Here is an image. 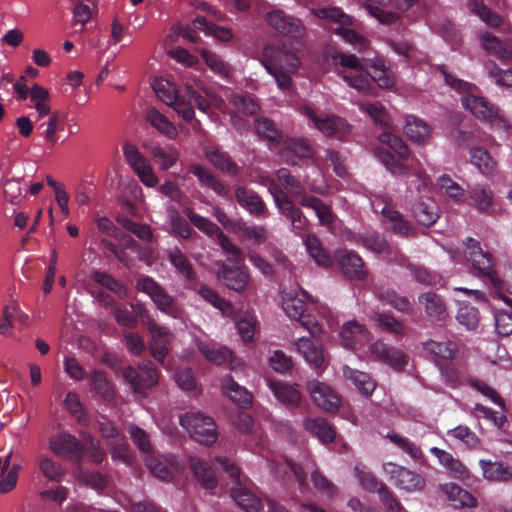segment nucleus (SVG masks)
<instances>
[{
  "mask_svg": "<svg viewBox=\"0 0 512 512\" xmlns=\"http://www.w3.org/2000/svg\"><path fill=\"white\" fill-rule=\"evenodd\" d=\"M379 141L387 145V148L378 147L375 153L381 163L393 175H404L408 171V166L403 162L408 160L410 152L406 143L398 136L389 132H383L379 136Z\"/></svg>",
  "mask_w": 512,
  "mask_h": 512,
  "instance_id": "1",
  "label": "nucleus"
},
{
  "mask_svg": "<svg viewBox=\"0 0 512 512\" xmlns=\"http://www.w3.org/2000/svg\"><path fill=\"white\" fill-rule=\"evenodd\" d=\"M462 105L476 118L488 122L491 127L512 135V124L501 109L487 98L468 94L462 97Z\"/></svg>",
  "mask_w": 512,
  "mask_h": 512,
  "instance_id": "2",
  "label": "nucleus"
},
{
  "mask_svg": "<svg viewBox=\"0 0 512 512\" xmlns=\"http://www.w3.org/2000/svg\"><path fill=\"white\" fill-rule=\"evenodd\" d=\"M315 15L320 19L329 20L337 26L332 28L335 34L339 35L345 42L353 45L359 52L366 51L370 43L358 34L355 30L348 28L352 25V18L338 7L318 8Z\"/></svg>",
  "mask_w": 512,
  "mask_h": 512,
  "instance_id": "3",
  "label": "nucleus"
},
{
  "mask_svg": "<svg viewBox=\"0 0 512 512\" xmlns=\"http://www.w3.org/2000/svg\"><path fill=\"white\" fill-rule=\"evenodd\" d=\"M268 190L279 213L290 222L291 231L296 236L304 237L309 226L308 218L279 185L271 183Z\"/></svg>",
  "mask_w": 512,
  "mask_h": 512,
  "instance_id": "4",
  "label": "nucleus"
},
{
  "mask_svg": "<svg viewBox=\"0 0 512 512\" xmlns=\"http://www.w3.org/2000/svg\"><path fill=\"white\" fill-rule=\"evenodd\" d=\"M465 257L471 263L474 274L486 278L496 287H502V281L494 268V259L491 253L483 251L480 243L468 237L465 241Z\"/></svg>",
  "mask_w": 512,
  "mask_h": 512,
  "instance_id": "5",
  "label": "nucleus"
},
{
  "mask_svg": "<svg viewBox=\"0 0 512 512\" xmlns=\"http://www.w3.org/2000/svg\"><path fill=\"white\" fill-rule=\"evenodd\" d=\"M135 289L147 294L161 312L177 318L181 309L174 297L171 296L154 278L140 275L136 281Z\"/></svg>",
  "mask_w": 512,
  "mask_h": 512,
  "instance_id": "6",
  "label": "nucleus"
},
{
  "mask_svg": "<svg viewBox=\"0 0 512 512\" xmlns=\"http://www.w3.org/2000/svg\"><path fill=\"white\" fill-rule=\"evenodd\" d=\"M180 425L201 444L210 446L218 438L217 427L211 417L189 412L180 417Z\"/></svg>",
  "mask_w": 512,
  "mask_h": 512,
  "instance_id": "7",
  "label": "nucleus"
},
{
  "mask_svg": "<svg viewBox=\"0 0 512 512\" xmlns=\"http://www.w3.org/2000/svg\"><path fill=\"white\" fill-rule=\"evenodd\" d=\"M219 466L236 481L237 486L231 489V496L237 505L246 512H259L263 505L250 490L240 486V471L237 466L226 457L216 459Z\"/></svg>",
  "mask_w": 512,
  "mask_h": 512,
  "instance_id": "8",
  "label": "nucleus"
},
{
  "mask_svg": "<svg viewBox=\"0 0 512 512\" xmlns=\"http://www.w3.org/2000/svg\"><path fill=\"white\" fill-rule=\"evenodd\" d=\"M123 377L134 393L146 396L159 380V373L152 362L146 361L138 367L128 366L123 370Z\"/></svg>",
  "mask_w": 512,
  "mask_h": 512,
  "instance_id": "9",
  "label": "nucleus"
},
{
  "mask_svg": "<svg viewBox=\"0 0 512 512\" xmlns=\"http://www.w3.org/2000/svg\"><path fill=\"white\" fill-rule=\"evenodd\" d=\"M152 87L157 97L167 105L172 106L177 114L185 121L193 119L195 113L189 104H186L183 92L179 93L171 82L164 79H157L153 82Z\"/></svg>",
  "mask_w": 512,
  "mask_h": 512,
  "instance_id": "10",
  "label": "nucleus"
},
{
  "mask_svg": "<svg viewBox=\"0 0 512 512\" xmlns=\"http://www.w3.org/2000/svg\"><path fill=\"white\" fill-rule=\"evenodd\" d=\"M315 149L310 139L305 137H286L281 141L280 157L291 166H299L304 160L312 159Z\"/></svg>",
  "mask_w": 512,
  "mask_h": 512,
  "instance_id": "11",
  "label": "nucleus"
},
{
  "mask_svg": "<svg viewBox=\"0 0 512 512\" xmlns=\"http://www.w3.org/2000/svg\"><path fill=\"white\" fill-rule=\"evenodd\" d=\"M50 450L59 457L75 464L81 463L84 456V441H80L69 432H59L49 439Z\"/></svg>",
  "mask_w": 512,
  "mask_h": 512,
  "instance_id": "12",
  "label": "nucleus"
},
{
  "mask_svg": "<svg viewBox=\"0 0 512 512\" xmlns=\"http://www.w3.org/2000/svg\"><path fill=\"white\" fill-rule=\"evenodd\" d=\"M383 469L389 476V480L399 489L412 492L420 491L425 487L424 477L406 467L388 462L384 463Z\"/></svg>",
  "mask_w": 512,
  "mask_h": 512,
  "instance_id": "13",
  "label": "nucleus"
},
{
  "mask_svg": "<svg viewBox=\"0 0 512 512\" xmlns=\"http://www.w3.org/2000/svg\"><path fill=\"white\" fill-rule=\"evenodd\" d=\"M301 112L326 136H337L342 139L350 130L349 124L341 117L335 115L319 116L314 109L309 106L303 107Z\"/></svg>",
  "mask_w": 512,
  "mask_h": 512,
  "instance_id": "14",
  "label": "nucleus"
},
{
  "mask_svg": "<svg viewBox=\"0 0 512 512\" xmlns=\"http://www.w3.org/2000/svg\"><path fill=\"white\" fill-rule=\"evenodd\" d=\"M307 297L308 294L303 290L301 297L297 294L283 292L282 306L289 318L299 321L303 327L313 333L312 327L315 326V320L306 312L305 299Z\"/></svg>",
  "mask_w": 512,
  "mask_h": 512,
  "instance_id": "15",
  "label": "nucleus"
},
{
  "mask_svg": "<svg viewBox=\"0 0 512 512\" xmlns=\"http://www.w3.org/2000/svg\"><path fill=\"white\" fill-rule=\"evenodd\" d=\"M268 25L280 35L291 38H300L304 34V26L295 17L286 14L282 10H273L266 15Z\"/></svg>",
  "mask_w": 512,
  "mask_h": 512,
  "instance_id": "16",
  "label": "nucleus"
},
{
  "mask_svg": "<svg viewBox=\"0 0 512 512\" xmlns=\"http://www.w3.org/2000/svg\"><path fill=\"white\" fill-rule=\"evenodd\" d=\"M310 396L316 406L329 413H336L341 405V397L328 385L313 381L308 384Z\"/></svg>",
  "mask_w": 512,
  "mask_h": 512,
  "instance_id": "17",
  "label": "nucleus"
},
{
  "mask_svg": "<svg viewBox=\"0 0 512 512\" xmlns=\"http://www.w3.org/2000/svg\"><path fill=\"white\" fill-rule=\"evenodd\" d=\"M217 277L227 288L239 293L245 290L250 280L246 267L228 263L221 264Z\"/></svg>",
  "mask_w": 512,
  "mask_h": 512,
  "instance_id": "18",
  "label": "nucleus"
},
{
  "mask_svg": "<svg viewBox=\"0 0 512 512\" xmlns=\"http://www.w3.org/2000/svg\"><path fill=\"white\" fill-rule=\"evenodd\" d=\"M341 272L350 280L363 281L367 278V269L363 259L354 251L340 250L335 255Z\"/></svg>",
  "mask_w": 512,
  "mask_h": 512,
  "instance_id": "19",
  "label": "nucleus"
},
{
  "mask_svg": "<svg viewBox=\"0 0 512 512\" xmlns=\"http://www.w3.org/2000/svg\"><path fill=\"white\" fill-rule=\"evenodd\" d=\"M370 352L378 360L388 364L396 370H402L408 363V356L400 349L383 341H376L370 347Z\"/></svg>",
  "mask_w": 512,
  "mask_h": 512,
  "instance_id": "20",
  "label": "nucleus"
},
{
  "mask_svg": "<svg viewBox=\"0 0 512 512\" xmlns=\"http://www.w3.org/2000/svg\"><path fill=\"white\" fill-rule=\"evenodd\" d=\"M235 199L250 215L256 218L267 216L268 208L263 199L255 191L248 190L243 186H238L235 189Z\"/></svg>",
  "mask_w": 512,
  "mask_h": 512,
  "instance_id": "21",
  "label": "nucleus"
},
{
  "mask_svg": "<svg viewBox=\"0 0 512 512\" xmlns=\"http://www.w3.org/2000/svg\"><path fill=\"white\" fill-rule=\"evenodd\" d=\"M341 343L349 349H358L363 347L369 341V332L365 326L352 320L346 322L340 332Z\"/></svg>",
  "mask_w": 512,
  "mask_h": 512,
  "instance_id": "22",
  "label": "nucleus"
},
{
  "mask_svg": "<svg viewBox=\"0 0 512 512\" xmlns=\"http://www.w3.org/2000/svg\"><path fill=\"white\" fill-rule=\"evenodd\" d=\"M266 60L263 64H274L287 72L297 71L300 59L295 53L277 47H267L264 51Z\"/></svg>",
  "mask_w": 512,
  "mask_h": 512,
  "instance_id": "23",
  "label": "nucleus"
},
{
  "mask_svg": "<svg viewBox=\"0 0 512 512\" xmlns=\"http://www.w3.org/2000/svg\"><path fill=\"white\" fill-rule=\"evenodd\" d=\"M188 172L196 176L202 186L212 189L217 195L221 197L229 196V187L203 165L197 163L191 164L188 168Z\"/></svg>",
  "mask_w": 512,
  "mask_h": 512,
  "instance_id": "24",
  "label": "nucleus"
},
{
  "mask_svg": "<svg viewBox=\"0 0 512 512\" xmlns=\"http://www.w3.org/2000/svg\"><path fill=\"white\" fill-rule=\"evenodd\" d=\"M149 331L152 336L150 343V352L153 358L164 363L166 355L169 352V333L165 327H161L155 323H151Z\"/></svg>",
  "mask_w": 512,
  "mask_h": 512,
  "instance_id": "25",
  "label": "nucleus"
},
{
  "mask_svg": "<svg viewBox=\"0 0 512 512\" xmlns=\"http://www.w3.org/2000/svg\"><path fill=\"white\" fill-rule=\"evenodd\" d=\"M195 344L205 359L215 365H221L232 357L230 349L218 346L215 342L209 339L196 338Z\"/></svg>",
  "mask_w": 512,
  "mask_h": 512,
  "instance_id": "26",
  "label": "nucleus"
},
{
  "mask_svg": "<svg viewBox=\"0 0 512 512\" xmlns=\"http://www.w3.org/2000/svg\"><path fill=\"white\" fill-rule=\"evenodd\" d=\"M145 147L161 170H169L179 159V150L173 145L150 144Z\"/></svg>",
  "mask_w": 512,
  "mask_h": 512,
  "instance_id": "27",
  "label": "nucleus"
},
{
  "mask_svg": "<svg viewBox=\"0 0 512 512\" xmlns=\"http://www.w3.org/2000/svg\"><path fill=\"white\" fill-rule=\"evenodd\" d=\"M295 344L297 350L311 366L320 371L325 368V357L321 346L313 342L310 338L305 337L298 339Z\"/></svg>",
  "mask_w": 512,
  "mask_h": 512,
  "instance_id": "28",
  "label": "nucleus"
},
{
  "mask_svg": "<svg viewBox=\"0 0 512 512\" xmlns=\"http://www.w3.org/2000/svg\"><path fill=\"white\" fill-rule=\"evenodd\" d=\"M188 466L202 488L214 489L217 486L218 481L214 470L206 462L198 457L191 456L188 459Z\"/></svg>",
  "mask_w": 512,
  "mask_h": 512,
  "instance_id": "29",
  "label": "nucleus"
},
{
  "mask_svg": "<svg viewBox=\"0 0 512 512\" xmlns=\"http://www.w3.org/2000/svg\"><path fill=\"white\" fill-rule=\"evenodd\" d=\"M364 72L380 88H390L394 85V78L389 69L386 68L384 61L380 58H370Z\"/></svg>",
  "mask_w": 512,
  "mask_h": 512,
  "instance_id": "30",
  "label": "nucleus"
},
{
  "mask_svg": "<svg viewBox=\"0 0 512 512\" xmlns=\"http://www.w3.org/2000/svg\"><path fill=\"white\" fill-rule=\"evenodd\" d=\"M303 425L308 432L316 436L322 443H332L335 440L336 432L325 418H306Z\"/></svg>",
  "mask_w": 512,
  "mask_h": 512,
  "instance_id": "31",
  "label": "nucleus"
},
{
  "mask_svg": "<svg viewBox=\"0 0 512 512\" xmlns=\"http://www.w3.org/2000/svg\"><path fill=\"white\" fill-rule=\"evenodd\" d=\"M222 390L233 402L243 408H247L252 403V395L246 388L240 386L232 377L226 376L222 379Z\"/></svg>",
  "mask_w": 512,
  "mask_h": 512,
  "instance_id": "32",
  "label": "nucleus"
},
{
  "mask_svg": "<svg viewBox=\"0 0 512 512\" xmlns=\"http://www.w3.org/2000/svg\"><path fill=\"white\" fill-rule=\"evenodd\" d=\"M412 215L418 224L430 227L439 218L438 207L434 201H418L412 206Z\"/></svg>",
  "mask_w": 512,
  "mask_h": 512,
  "instance_id": "33",
  "label": "nucleus"
},
{
  "mask_svg": "<svg viewBox=\"0 0 512 512\" xmlns=\"http://www.w3.org/2000/svg\"><path fill=\"white\" fill-rule=\"evenodd\" d=\"M382 215L386 223L389 224L390 229L401 237H409L414 233V228L411 223L406 220L400 212L390 208L384 207Z\"/></svg>",
  "mask_w": 512,
  "mask_h": 512,
  "instance_id": "34",
  "label": "nucleus"
},
{
  "mask_svg": "<svg viewBox=\"0 0 512 512\" xmlns=\"http://www.w3.org/2000/svg\"><path fill=\"white\" fill-rule=\"evenodd\" d=\"M168 259L185 281L192 282L196 280V271L181 249L178 247L170 249L168 251Z\"/></svg>",
  "mask_w": 512,
  "mask_h": 512,
  "instance_id": "35",
  "label": "nucleus"
},
{
  "mask_svg": "<svg viewBox=\"0 0 512 512\" xmlns=\"http://www.w3.org/2000/svg\"><path fill=\"white\" fill-rule=\"evenodd\" d=\"M269 387L281 403L288 407H297L301 401L300 392L292 385L270 380Z\"/></svg>",
  "mask_w": 512,
  "mask_h": 512,
  "instance_id": "36",
  "label": "nucleus"
},
{
  "mask_svg": "<svg viewBox=\"0 0 512 512\" xmlns=\"http://www.w3.org/2000/svg\"><path fill=\"white\" fill-rule=\"evenodd\" d=\"M145 119L150 125L169 139H175L178 135L174 124L157 109L151 107L146 110Z\"/></svg>",
  "mask_w": 512,
  "mask_h": 512,
  "instance_id": "37",
  "label": "nucleus"
},
{
  "mask_svg": "<svg viewBox=\"0 0 512 512\" xmlns=\"http://www.w3.org/2000/svg\"><path fill=\"white\" fill-rule=\"evenodd\" d=\"M418 300L424 304L426 314L435 320H443L446 317V305L441 296L435 292L422 293Z\"/></svg>",
  "mask_w": 512,
  "mask_h": 512,
  "instance_id": "38",
  "label": "nucleus"
},
{
  "mask_svg": "<svg viewBox=\"0 0 512 512\" xmlns=\"http://www.w3.org/2000/svg\"><path fill=\"white\" fill-rule=\"evenodd\" d=\"M304 244L310 257L313 258L317 265L325 268L332 266L333 260L330 254L322 247L316 235H307L304 239Z\"/></svg>",
  "mask_w": 512,
  "mask_h": 512,
  "instance_id": "39",
  "label": "nucleus"
},
{
  "mask_svg": "<svg viewBox=\"0 0 512 512\" xmlns=\"http://www.w3.org/2000/svg\"><path fill=\"white\" fill-rule=\"evenodd\" d=\"M423 349L436 358L452 360L458 352V346L453 341L428 340L422 343Z\"/></svg>",
  "mask_w": 512,
  "mask_h": 512,
  "instance_id": "40",
  "label": "nucleus"
},
{
  "mask_svg": "<svg viewBox=\"0 0 512 512\" xmlns=\"http://www.w3.org/2000/svg\"><path fill=\"white\" fill-rule=\"evenodd\" d=\"M386 438L389 439L394 445L407 454L411 459L416 462L424 463V453L417 443L411 441L409 438L399 435L397 433H388Z\"/></svg>",
  "mask_w": 512,
  "mask_h": 512,
  "instance_id": "41",
  "label": "nucleus"
},
{
  "mask_svg": "<svg viewBox=\"0 0 512 512\" xmlns=\"http://www.w3.org/2000/svg\"><path fill=\"white\" fill-rule=\"evenodd\" d=\"M483 477L489 481L505 482L512 478V471L507 465L501 462H492L481 459L479 461Z\"/></svg>",
  "mask_w": 512,
  "mask_h": 512,
  "instance_id": "42",
  "label": "nucleus"
},
{
  "mask_svg": "<svg viewBox=\"0 0 512 512\" xmlns=\"http://www.w3.org/2000/svg\"><path fill=\"white\" fill-rule=\"evenodd\" d=\"M206 157L222 173L231 176H237L240 173V167L232 160L230 155L226 152L214 149L206 153Z\"/></svg>",
  "mask_w": 512,
  "mask_h": 512,
  "instance_id": "43",
  "label": "nucleus"
},
{
  "mask_svg": "<svg viewBox=\"0 0 512 512\" xmlns=\"http://www.w3.org/2000/svg\"><path fill=\"white\" fill-rule=\"evenodd\" d=\"M471 163L486 176L494 174L497 162L490 155L489 151L482 147H475L470 150Z\"/></svg>",
  "mask_w": 512,
  "mask_h": 512,
  "instance_id": "44",
  "label": "nucleus"
},
{
  "mask_svg": "<svg viewBox=\"0 0 512 512\" xmlns=\"http://www.w3.org/2000/svg\"><path fill=\"white\" fill-rule=\"evenodd\" d=\"M406 136L414 142L424 143L430 135L428 125L416 117H408L404 126Z\"/></svg>",
  "mask_w": 512,
  "mask_h": 512,
  "instance_id": "45",
  "label": "nucleus"
},
{
  "mask_svg": "<svg viewBox=\"0 0 512 512\" xmlns=\"http://www.w3.org/2000/svg\"><path fill=\"white\" fill-rule=\"evenodd\" d=\"M357 241L368 250L377 254L385 253L389 250V244L384 236L376 231L359 233Z\"/></svg>",
  "mask_w": 512,
  "mask_h": 512,
  "instance_id": "46",
  "label": "nucleus"
},
{
  "mask_svg": "<svg viewBox=\"0 0 512 512\" xmlns=\"http://www.w3.org/2000/svg\"><path fill=\"white\" fill-rule=\"evenodd\" d=\"M255 131L259 137L264 138L272 144H280L282 141L281 131L274 121L261 117L255 120Z\"/></svg>",
  "mask_w": 512,
  "mask_h": 512,
  "instance_id": "47",
  "label": "nucleus"
},
{
  "mask_svg": "<svg viewBox=\"0 0 512 512\" xmlns=\"http://www.w3.org/2000/svg\"><path fill=\"white\" fill-rule=\"evenodd\" d=\"M469 198L474 206L481 212H487L493 205V192L480 184H476L468 191Z\"/></svg>",
  "mask_w": 512,
  "mask_h": 512,
  "instance_id": "48",
  "label": "nucleus"
},
{
  "mask_svg": "<svg viewBox=\"0 0 512 512\" xmlns=\"http://www.w3.org/2000/svg\"><path fill=\"white\" fill-rule=\"evenodd\" d=\"M344 375L354 383L363 395H371L376 387L375 381L367 373L347 367L344 369Z\"/></svg>",
  "mask_w": 512,
  "mask_h": 512,
  "instance_id": "49",
  "label": "nucleus"
},
{
  "mask_svg": "<svg viewBox=\"0 0 512 512\" xmlns=\"http://www.w3.org/2000/svg\"><path fill=\"white\" fill-rule=\"evenodd\" d=\"M193 24L196 28L205 31L207 34L223 42H227L233 37L230 29L211 23L204 16H197Z\"/></svg>",
  "mask_w": 512,
  "mask_h": 512,
  "instance_id": "50",
  "label": "nucleus"
},
{
  "mask_svg": "<svg viewBox=\"0 0 512 512\" xmlns=\"http://www.w3.org/2000/svg\"><path fill=\"white\" fill-rule=\"evenodd\" d=\"M31 101L34 103V108L38 112L40 118L50 114V106L47 103L50 94L49 91L38 85L34 84L29 91Z\"/></svg>",
  "mask_w": 512,
  "mask_h": 512,
  "instance_id": "51",
  "label": "nucleus"
},
{
  "mask_svg": "<svg viewBox=\"0 0 512 512\" xmlns=\"http://www.w3.org/2000/svg\"><path fill=\"white\" fill-rule=\"evenodd\" d=\"M276 177L281 185L285 188V193L289 196L296 197L303 194L304 185L301 181L293 176L287 168H280L276 172Z\"/></svg>",
  "mask_w": 512,
  "mask_h": 512,
  "instance_id": "52",
  "label": "nucleus"
},
{
  "mask_svg": "<svg viewBox=\"0 0 512 512\" xmlns=\"http://www.w3.org/2000/svg\"><path fill=\"white\" fill-rule=\"evenodd\" d=\"M482 47L490 54L504 60L508 53V40L501 41L496 36L486 32L480 36Z\"/></svg>",
  "mask_w": 512,
  "mask_h": 512,
  "instance_id": "53",
  "label": "nucleus"
},
{
  "mask_svg": "<svg viewBox=\"0 0 512 512\" xmlns=\"http://www.w3.org/2000/svg\"><path fill=\"white\" fill-rule=\"evenodd\" d=\"M92 279L96 283L115 293L120 298H125L127 296V287L125 284L106 272L95 271L92 275Z\"/></svg>",
  "mask_w": 512,
  "mask_h": 512,
  "instance_id": "54",
  "label": "nucleus"
},
{
  "mask_svg": "<svg viewBox=\"0 0 512 512\" xmlns=\"http://www.w3.org/2000/svg\"><path fill=\"white\" fill-rule=\"evenodd\" d=\"M200 54L204 59L206 65L212 71H214L215 73L219 74L224 78H228L231 76V66L228 63H226L219 55L207 49H202Z\"/></svg>",
  "mask_w": 512,
  "mask_h": 512,
  "instance_id": "55",
  "label": "nucleus"
},
{
  "mask_svg": "<svg viewBox=\"0 0 512 512\" xmlns=\"http://www.w3.org/2000/svg\"><path fill=\"white\" fill-rule=\"evenodd\" d=\"M444 491L448 498L457 503L461 507L476 506V498L467 490L462 489L456 484L445 485Z\"/></svg>",
  "mask_w": 512,
  "mask_h": 512,
  "instance_id": "56",
  "label": "nucleus"
},
{
  "mask_svg": "<svg viewBox=\"0 0 512 512\" xmlns=\"http://www.w3.org/2000/svg\"><path fill=\"white\" fill-rule=\"evenodd\" d=\"M187 218L189 221L200 231L205 233L209 237H217L219 235V232H222V230L211 220H209L206 217H203L199 215L198 213L194 212L192 209H188L185 212Z\"/></svg>",
  "mask_w": 512,
  "mask_h": 512,
  "instance_id": "57",
  "label": "nucleus"
},
{
  "mask_svg": "<svg viewBox=\"0 0 512 512\" xmlns=\"http://www.w3.org/2000/svg\"><path fill=\"white\" fill-rule=\"evenodd\" d=\"M123 150L127 163L137 175L151 166L135 145L126 144Z\"/></svg>",
  "mask_w": 512,
  "mask_h": 512,
  "instance_id": "58",
  "label": "nucleus"
},
{
  "mask_svg": "<svg viewBox=\"0 0 512 512\" xmlns=\"http://www.w3.org/2000/svg\"><path fill=\"white\" fill-rule=\"evenodd\" d=\"M469 6L471 11L478 15L487 25L496 28L502 24L503 20L501 16L498 13L492 11L485 4L473 0L469 3Z\"/></svg>",
  "mask_w": 512,
  "mask_h": 512,
  "instance_id": "59",
  "label": "nucleus"
},
{
  "mask_svg": "<svg viewBox=\"0 0 512 512\" xmlns=\"http://www.w3.org/2000/svg\"><path fill=\"white\" fill-rule=\"evenodd\" d=\"M39 469L46 478L55 482H60L65 475L62 465L47 456L40 457Z\"/></svg>",
  "mask_w": 512,
  "mask_h": 512,
  "instance_id": "60",
  "label": "nucleus"
},
{
  "mask_svg": "<svg viewBox=\"0 0 512 512\" xmlns=\"http://www.w3.org/2000/svg\"><path fill=\"white\" fill-rule=\"evenodd\" d=\"M216 239L223 253L227 255L225 263L240 264V262L243 260V254L241 250L231 242L230 238L222 231L219 232V235L216 237Z\"/></svg>",
  "mask_w": 512,
  "mask_h": 512,
  "instance_id": "61",
  "label": "nucleus"
},
{
  "mask_svg": "<svg viewBox=\"0 0 512 512\" xmlns=\"http://www.w3.org/2000/svg\"><path fill=\"white\" fill-rule=\"evenodd\" d=\"M456 318L468 330H474L479 324L480 315L476 307L463 303L458 309Z\"/></svg>",
  "mask_w": 512,
  "mask_h": 512,
  "instance_id": "62",
  "label": "nucleus"
},
{
  "mask_svg": "<svg viewBox=\"0 0 512 512\" xmlns=\"http://www.w3.org/2000/svg\"><path fill=\"white\" fill-rule=\"evenodd\" d=\"M339 76L347 83V85L360 93L371 94L372 86L367 75L361 73L339 72Z\"/></svg>",
  "mask_w": 512,
  "mask_h": 512,
  "instance_id": "63",
  "label": "nucleus"
},
{
  "mask_svg": "<svg viewBox=\"0 0 512 512\" xmlns=\"http://www.w3.org/2000/svg\"><path fill=\"white\" fill-rule=\"evenodd\" d=\"M488 75L495 80L499 86L512 87V69H501L495 62L486 64Z\"/></svg>",
  "mask_w": 512,
  "mask_h": 512,
  "instance_id": "64",
  "label": "nucleus"
}]
</instances>
